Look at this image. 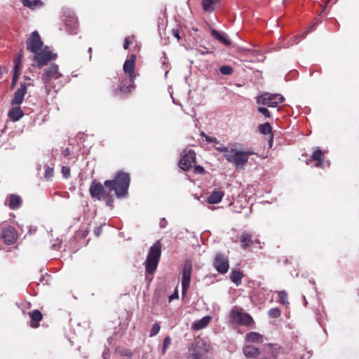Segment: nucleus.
<instances>
[{"mask_svg":"<svg viewBox=\"0 0 359 359\" xmlns=\"http://www.w3.org/2000/svg\"><path fill=\"white\" fill-rule=\"evenodd\" d=\"M27 49L34 54L33 60L38 67L41 68L48 62L55 60L56 55L48 46H44L37 31L33 32L27 41Z\"/></svg>","mask_w":359,"mask_h":359,"instance_id":"obj_1","label":"nucleus"},{"mask_svg":"<svg viewBox=\"0 0 359 359\" xmlns=\"http://www.w3.org/2000/svg\"><path fill=\"white\" fill-rule=\"evenodd\" d=\"M130 184V176L126 172H119L113 180H106L104 186L110 191H114L117 197L125 196Z\"/></svg>","mask_w":359,"mask_h":359,"instance_id":"obj_2","label":"nucleus"},{"mask_svg":"<svg viewBox=\"0 0 359 359\" xmlns=\"http://www.w3.org/2000/svg\"><path fill=\"white\" fill-rule=\"evenodd\" d=\"M62 77V74L59 72V67L56 64H51L50 67L44 69L41 80L47 94H49L53 90L55 92L57 90L53 81H58Z\"/></svg>","mask_w":359,"mask_h":359,"instance_id":"obj_3","label":"nucleus"},{"mask_svg":"<svg viewBox=\"0 0 359 359\" xmlns=\"http://www.w3.org/2000/svg\"><path fill=\"white\" fill-rule=\"evenodd\" d=\"M161 254V244L158 241L149 249V254L144 262L146 272L152 274L156 270Z\"/></svg>","mask_w":359,"mask_h":359,"instance_id":"obj_4","label":"nucleus"},{"mask_svg":"<svg viewBox=\"0 0 359 359\" xmlns=\"http://www.w3.org/2000/svg\"><path fill=\"white\" fill-rule=\"evenodd\" d=\"M253 154L254 152L250 151H245L233 149V152L231 153V154L225 155V159L236 167L241 168L247 164L250 156Z\"/></svg>","mask_w":359,"mask_h":359,"instance_id":"obj_5","label":"nucleus"},{"mask_svg":"<svg viewBox=\"0 0 359 359\" xmlns=\"http://www.w3.org/2000/svg\"><path fill=\"white\" fill-rule=\"evenodd\" d=\"M90 193L92 197L100 201H105L107 205L111 206L112 205L111 196L104 190L101 183L93 181L90 187Z\"/></svg>","mask_w":359,"mask_h":359,"instance_id":"obj_6","label":"nucleus"},{"mask_svg":"<svg viewBox=\"0 0 359 359\" xmlns=\"http://www.w3.org/2000/svg\"><path fill=\"white\" fill-rule=\"evenodd\" d=\"M284 97L281 94H272L265 93L256 98L258 104L266 105L269 107H276L278 104L284 101Z\"/></svg>","mask_w":359,"mask_h":359,"instance_id":"obj_7","label":"nucleus"},{"mask_svg":"<svg viewBox=\"0 0 359 359\" xmlns=\"http://www.w3.org/2000/svg\"><path fill=\"white\" fill-rule=\"evenodd\" d=\"M230 320L233 323L243 325H250L253 322L252 317L248 313H243L237 308L231 311Z\"/></svg>","mask_w":359,"mask_h":359,"instance_id":"obj_8","label":"nucleus"},{"mask_svg":"<svg viewBox=\"0 0 359 359\" xmlns=\"http://www.w3.org/2000/svg\"><path fill=\"white\" fill-rule=\"evenodd\" d=\"M210 348V346L202 340H196L189 346V351L193 359H200Z\"/></svg>","mask_w":359,"mask_h":359,"instance_id":"obj_9","label":"nucleus"},{"mask_svg":"<svg viewBox=\"0 0 359 359\" xmlns=\"http://www.w3.org/2000/svg\"><path fill=\"white\" fill-rule=\"evenodd\" d=\"M191 271L192 266L191 262H186L184 264L182 273V287L183 295L187 292L189 287Z\"/></svg>","mask_w":359,"mask_h":359,"instance_id":"obj_10","label":"nucleus"},{"mask_svg":"<svg viewBox=\"0 0 359 359\" xmlns=\"http://www.w3.org/2000/svg\"><path fill=\"white\" fill-rule=\"evenodd\" d=\"M213 266L219 273H226L229 268L228 258L222 254H217L214 258Z\"/></svg>","mask_w":359,"mask_h":359,"instance_id":"obj_11","label":"nucleus"},{"mask_svg":"<svg viewBox=\"0 0 359 359\" xmlns=\"http://www.w3.org/2000/svg\"><path fill=\"white\" fill-rule=\"evenodd\" d=\"M196 154L193 150L185 152L180 161V168L183 170H189L195 163Z\"/></svg>","mask_w":359,"mask_h":359,"instance_id":"obj_12","label":"nucleus"},{"mask_svg":"<svg viewBox=\"0 0 359 359\" xmlns=\"http://www.w3.org/2000/svg\"><path fill=\"white\" fill-rule=\"evenodd\" d=\"M136 60V56L134 54H132L129 59L126 60L123 64V71L124 72L128 75L130 78V81L133 83L135 78L136 76L134 69H135V63Z\"/></svg>","mask_w":359,"mask_h":359,"instance_id":"obj_13","label":"nucleus"},{"mask_svg":"<svg viewBox=\"0 0 359 359\" xmlns=\"http://www.w3.org/2000/svg\"><path fill=\"white\" fill-rule=\"evenodd\" d=\"M1 238L8 245L13 243L17 239V233L15 229L11 226L3 228Z\"/></svg>","mask_w":359,"mask_h":359,"instance_id":"obj_14","label":"nucleus"},{"mask_svg":"<svg viewBox=\"0 0 359 359\" xmlns=\"http://www.w3.org/2000/svg\"><path fill=\"white\" fill-rule=\"evenodd\" d=\"M311 160L316 161L318 163L315 165L316 167L325 168L330 166L328 161L324 159V154L321 149L317 148L311 156Z\"/></svg>","mask_w":359,"mask_h":359,"instance_id":"obj_15","label":"nucleus"},{"mask_svg":"<svg viewBox=\"0 0 359 359\" xmlns=\"http://www.w3.org/2000/svg\"><path fill=\"white\" fill-rule=\"evenodd\" d=\"M27 89L25 84H21L20 87L16 90L12 100L13 104H20L24 100Z\"/></svg>","mask_w":359,"mask_h":359,"instance_id":"obj_16","label":"nucleus"},{"mask_svg":"<svg viewBox=\"0 0 359 359\" xmlns=\"http://www.w3.org/2000/svg\"><path fill=\"white\" fill-rule=\"evenodd\" d=\"M21 59L22 56L20 55L15 59L14 61V68H13V79H12V86H13L16 82L18 81V79L19 78V76L20 74L21 67H22V63H21Z\"/></svg>","mask_w":359,"mask_h":359,"instance_id":"obj_17","label":"nucleus"},{"mask_svg":"<svg viewBox=\"0 0 359 359\" xmlns=\"http://www.w3.org/2000/svg\"><path fill=\"white\" fill-rule=\"evenodd\" d=\"M245 342L261 344L264 341V336L256 332L248 333L245 337Z\"/></svg>","mask_w":359,"mask_h":359,"instance_id":"obj_18","label":"nucleus"},{"mask_svg":"<svg viewBox=\"0 0 359 359\" xmlns=\"http://www.w3.org/2000/svg\"><path fill=\"white\" fill-rule=\"evenodd\" d=\"M6 203L11 209L15 210L20 207L22 199L20 196L18 195L11 194L7 198Z\"/></svg>","mask_w":359,"mask_h":359,"instance_id":"obj_19","label":"nucleus"},{"mask_svg":"<svg viewBox=\"0 0 359 359\" xmlns=\"http://www.w3.org/2000/svg\"><path fill=\"white\" fill-rule=\"evenodd\" d=\"M243 353L246 358H255L259 355V349L251 345H245Z\"/></svg>","mask_w":359,"mask_h":359,"instance_id":"obj_20","label":"nucleus"},{"mask_svg":"<svg viewBox=\"0 0 359 359\" xmlns=\"http://www.w3.org/2000/svg\"><path fill=\"white\" fill-rule=\"evenodd\" d=\"M211 34L212 36H214L216 39H217L223 44L226 46H229L231 44L230 39L228 38V36L224 32L212 29L211 31Z\"/></svg>","mask_w":359,"mask_h":359,"instance_id":"obj_21","label":"nucleus"},{"mask_svg":"<svg viewBox=\"0 0 359 359\" xmlns=\"http://www.w3.org/2000/svg\"><path fill=\"white\" fill-rule=\"evenodd\" d=\"M210 320H211V317L209 316H206L202 318L201 319L194 322L192 327L196 331L202 330V329L205 328L210 323Z\"/></svg>","mask_w":359,"mask_h":359,"instance_id":"obj_22","label":"nucleus"},{"mask_svg":"<svg viewBox=\"0 0 359 359\" xmlns=\"http://www.w3.org/2000/svg\"><path fill=\"white\" fill-rule=\"evenodd\" d=\"M224 195V194L222 191L215 190L212 192L210 196L208 197V202L210 204H217L222 201Z\"/></svg>","mask_w":359,"mask_h":359,"instance_id":"obj_23","label":"nucleus"},{"mask_svg":"<svg viewBox=\"0 0 359 359\" xmlns=\"http://www.w3.org/2000/svg\"><path fill=\"white\" fill-rule=\"evenodd\" d=\"M23 115L24 113L20 107L13 108L8 113V116L13 121H18L23 116Z\"/></svg>","mask_w":359,"mask_h":359,"instance_id":"obj_24","label":"nucleus"},{"mask_svg":"<svg viewBox=\"0 0 359 359\" xmlns=\"http://www.w3.org/2000/svg\"><path fill=\"white\" fill-rule=\"evenodd\" d=\"M29 316L31 319L34 322L31 323V326L33 327H37L39 326V322L42 318V315L39 310H35L29 313Z\"/></svg>","mask_w":359,"mask_h":359,"instance_id":"obj_25","label":"nucleus"},{"mask_svg":"<svg viewBox=\"0 0 359 359\" xmlns=\"http://www.w3.org/2000/svg\"><path fill=\"white\" fill-rule=\"evenodd\" d=\"M65 25L69 29V34H75L74 29L77 28V21L74 16H71L66 20Z\"/></svg>","mask_w":359,"mask_h":359,"instance_id":"obj_26","label":"nucleus"},{"mask_svg":"<svg viewBox=\"0 0 359 359\" xmlns=\"http://www.w3.org/2000/svg\"><path fill=\"white\" fill-rule=\"evenodd\" d=\"M217 4V0H203V8L206 12H212Z\"/></svg>","mask_w":359,"mask_h":359,"instance_id":"obj_27","label":"nucleus"},{"mask_svg":"<svg viewBox=\"0 0 359 359\" xmlns=\"http://www.w3.org/2000/svg\"><path fill=\"white\" fill-rule=\"evenodd\" d=\"M22 4L25 6L32 9L40 8L43 5L41 0H22Z\"/></svg>","mask_w":359,"mask_h":359,"instance_id":"obj_28","label":"nucleus"},{"mask_svg":"<svg viewBox=\"0 0 359 359\" xmlns=\"http://www.w3.org/2000/svg\"><path fill=\"white\" fill-rule=\"evenodd\" d=\"M241 242L242 243V246L243 248H246L253 243L251 235L248 233H243L241 235Z\"/></svg>","mask_w":359,"mask_h":359,"instance_id":"obj_29","label":"nucleus"},{"mask_svg":"<svg viewBox=\"0 0 359 359\" xmlns=\"http://www.w3.org/2000/svg\"><path fill=\"white\" fill-rule=\"evenodd\" d=\"M242 278H243V274L239 271L233 270L231 272V280L237 286L241 283Z\"/></svg>","mask_w":359,"mask_h":359,"instance_id":"obj_30","label":"nucleus"},{"mask_svg":"<svg viewBox=\"0 0 359 359\" xmlns=\"http://www.w3.org/2000/svg\"><path fill=\"white\" fill-rule=\"evenodd\" d=\"M259 131L264 135H269L271 132V126L269 123L261 124L259 126Z\"/></svg>","mask_w":359,"mask_h":359,"instance_id":"obj_31","label":"nucleus"},{"mask_svg":"<svg viewBox=\"0 0 359 359\" xmlns=\"http://www.w3.org/2000/svg\"><path fill=\"white\" fill-rule=\"evenodd\" d=\"M279 296V302L280 304L283 305H287L289 304V302H287V294L285 291L282 290L278 292Z\"/></svg>","mask_w":359,"mask_h":359,"instance_id":"obj_32","label":"nucleus"},{"mask_svg":"<svg viewBox=\"0 0 359 359\" xmlns=\"http://www.w3.org/2000/svg\"><path fill=\"white\" fill-rule=\"evenodd\" d=\"M215 149L219 152L224 153V157L225 158L226 154H231L233 152V149L227 147H217Z\"/></svg>","mask_w":359,"mask_h":359,"instance_id":"obj_33","label":"nucleus"},{"mask_svg":"<svg viewBox=\"0 0 359 359\" xmlns=\"http://www.w3.org/2000/svg\"><path fill=\"white\" fill-rule=\"evenodd\" d=\"M220 73L224 75H230L233 72V68L229 65H224L220 67Z\"/></svg>","mask_w":359,"mask_h":359,"instance_id":"obj_34","label":"nucleus"},{"mask_svg":"<svg viewBox=\"0 0 359 359\" xmlns=\"http://www.w3.org/2000/svg\"><path fill=\"white\" fill-rule=\"evenodd\" d=\"M269 316L271 318H277L280 316V311L278 308H273L269 311Z\"/></svg>","mask_w":359,"mask_h":359,"instance_id":"obj_35","label":"nucleus"},{"mask_svg":"<svg viewBox=\"0 0 359 359\" xmlns=\"http://www.w3.org/2000/svg\"><path fill=\"white\" fill-rule=\"evenodd\" d=\"M171 341V338L168 336L164 339L163 346L162 349L163 354L165 353L167 348L170 346Z\"/></svg>","mask_w":359,"mask_h":359,"instance_id":"obj_36","label":"nucleus"},{"mask_svg":"<svg viewBox=\"0 0 359 359\" xmlns=\"http://www.w3.org/2000/svg\"><path fill=\"white\" fill-rule=\"evenodd\" d=\"M160 331V325L158 323H154L152 325L149 336L154 337Z\"/></svg>","mask_w":359,"mask_h":359,"instance_id":"obj_37","label":"nucleus"},{"mask_svg":"<svg viewBox=\"0 0 359 359\" xmlns=\"http://www.w3.org/2000/svg\"><path fill=\"white\" fill-rule=\"evenodd\" d=\"M54 170L53 168L47 167L45 170L44 177L47 180L50 179L53 176Z\"/></svg>","mask_w":359,"mask_h":359,"instance_id":"obj_38","label":"nucleus"},{"mask_svg":"<svg viewBox=\"0 0 359 359\" xmlns=\"http://www.w3.org/2000/svg\"><path fill=\"white\" fill-rule=\"evenodd\" d=\"M134 88V86L133 85H129L128 86H121L120 88H119V92L120 93H127L128 92H130L131 89H133Z\"/></svg>","mask_w":359,"mask_h":359,"instance_id":"obj_39","label":"nucleus"},{"mask_svg":"<svg viewBox=\"0 0 359 359\" xmlns=\"http://www.w3.org/2000/svg\"><path fill=\"white\" fill-rule=\"evenodd\" d=\"M258 111L262 113L266 118L270 117V112L269 111L265 108V107H258Z\"/></svg>","mask_w":359,"mask_h":359,"instance_id":"obj_40","label":"nucleus"},{"mask_svg":"<svg viewBox=\"0 0 359 359\" xmlns=\"http://www.w3.org/2000/svg\"><path fill=\"white\" fill-rule=\"evenodd\" d=\"M62 173L64 177L68 178L70 175V169L67 166H62Z\"/></svg>","mask_w":359,"mask_h":359,"instance_id":"obj_41","label":"nucleus"},{"mask_svg":"<svg viewBox=\"0 0 359 359\" xmlns=\"http://www.w3.org/2000/svg\"><path fill=\"white\" fill-rule=\"evenodd\" d=\"M201 135L205 137V140L208 142H210V143H212V142H218L217 140L216 137H209V136H207L205 135L204 133H201Z\"/></svg>","mask_w":359,"mask_h":359,"instance_id":"obj_42","label":"nucleus"},{"mask_svg":"<svg viewBox=\"0 0 359 359\" xmlns=\"http://www.w3.org/2000/svg\"><path fill=\"white\" fill-rule=\"evenodd\" d=\"M194 171L196 173H203L205 172L203 168L200 165L195 166Z\"/></svg>","mask_w":359,"mask_h":359,"instance_id":"obj_43","label":"nucleus"},{"mask_svg":"<svg viewBox=\"0 0 359 359\" xmlns=\"http://www.w3.org/2000/svg\"><path fill=\"white\" fill-rule=\"evenodd\" d=\"M172 35L177 39L178 41H180V34H179V31L178 29H173L172 30Z\"/></svg>","mask_w":359,"mask_h":359,"instance_id":"obj_44","label":"nucleus"},{"mask_svg":"<svg viewBox=\"0 0 359 359\" xmlns=\"http://www.w3.org/2000/svg\"><path fill=\"white\" fill-rule=\"evenodd\" d=\"M130 44L129 37H126L123 43V48L128 49Z\"/></svg>","mask_w":359,"mask_h":359,"instance_id":"obj_45","label":"nucleus"},{"mask_svg":"<svg viewBox=\"0 0 359 359\" xmlns=\"http://www.w3.org/2000/svg\"><path fill=\"white\" fill-rule=\"evenodd\" d=\"M167 222L165 219H162L159 223L161 228H165L166 226Z\"/></svg>","mask_w":359,"mask_h":359,"instance_id":"obj_46","label":"nucleus"},{"mask_svg":"<svg viewBox=\"0 0 359 359\" xmlns=\"http://www.w3.org/2000/svg\"><path fill=\"white\" fill-rule=\"evenodd\" d=\"M101 231H102V229H101V227H97V228H95V230H94V233H95V234L97 236H100V234L101 233Z\"/></svg>","mask_w":359,"mask_h":359,"instance_id":"obj_47","label":"nucleus"},{"mask_svg":"<svg viewBox=\"0 0 359 359\" xmlns=\"http://www.w3.org/2000/svg\"><path fill=\"white\" fill-rule=\"evenodd\" d=\"M62 154L65 156H68L70 154V151L68 148H66L63 151Z\"/></svg>","mask_w":359,"mask_h":359,"instance_id":"obj_48","label":"nucleus"},{"mask_svg":"<svg viewBox=\"0 0 359 359\" xmlns=\"http://www.w3.org/2000/svg\"><path fill=\"white\" fill-rule=\"evenodd\" d=\"M178 298V294L177 292L170 296V301H172L174 299Z\"/></svg>","mask_w":359,"mask_h":359,"instance_id":"obj_49","label":"nucleus"},{"mask_svg":"<svg viewBox=\"0 0 359 359\" xmlns=\"http://www.w3.org/2000/svg\"><path fill=\"white\" fill-rule=\"evenodd\" d=\"M123 355H127V356H130L131 353L129 351H124L123 353H122Z\"/></svg>","mask_w":359,"mask_h":359,"instance_id":"obj_50","label":"nucleus"},{"mask_svg":"<svg viewBox=\"0 0 359 359\" xmlns=\"http://www.w3.org/2000/svg\"><path fill=\"white\" fill-rule=\"evenodd\" d=\"M107 353L106 351H104L102 353V356H103L104 359H107Z\"/></svg>","mask_w":359,"mask_h":359,"instance_id":"obj_51","label":"nucleus"},{"mask_svg":"<svg viewBox=\"0 0 359 359\" xmlns=\"http://www.w3.org/2000/svg\"><path fill=\"white\" fill-rule=\"evenodd\" d=\"M57 84H58V88H60L62 86V84L61 83H59V81L57 82Z\"/></svg>","mask_w":359,"mask_h":359,"instance_id":"obj_52","label":"nucleus"},{"mask_svg":"<svg viewBox=\"0 0 359 359\" xmlns=\"http://www.w3.org/2000/svg\"><path fill=\"white\" fill-rule=\"evenodd\" d=\"M91 50H92V48H88V51H89V52H91Z\"/></svg>","mask_w":359,"mask_h":359,"instance_id":"obj_53","label":"nucleus"}]
</instances>
